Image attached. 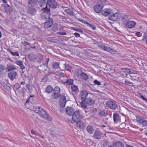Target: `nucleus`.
Returning a JSON list of instances; mask_svg holds the SVG:
<instances>
[{"label": "nucleus", "mask_w": 147, "mask_h": 147, "mask_svg": "<svg viewBox=\"0 0 147 147\" xmlns=\"http://www.w3.org/2000/svg\"><path fill=\"white\" fill-rule=\"evenodd\" d=\"M141 98L145 101H147V99L145 98L143 95L141 96Z\"/></svg>", "instance_id": "58"}, {"label": "nucleus", "mask_w": 147, "mask_h": 147, "mask_svg": "<svg viewBox=\"0 0 147 147\" xmlns=\"http://www.w3.org/2000/svg\"><path fill=\"white\" fill-rule=\"evenodd\" d=\"M121 69H125L126 71H124V72H127L129 74H137L138 73V71H136L131 70H130V69L125 68H121Z\"/></svg>", "instance_id": "28"}, {"label": "nucleus", "mask_w": 147, "mask_h": 147, "mask_svg": "<svg viewBox=\"0 0 147 147\" xmlns=\"http://www.w3.org/2000/svg\"><path fill=\"white\" fill-rule=\"evenodd\" d=\"M50 134L51 135L52 137H54L55 136V135L54 134H53V130H51L50 131Z\"/></svg>", "instance_id": "55"}, {"label": "nucleus", "mask_w": 147, "mask_h": 147, "mask_svg": "<svg viewBox=\"0 0 147 147\" xmlns=\"http://www.w3.org/2000/svg\"><path fill=\"white\" fill-rule=\"evenodd\" d=\"M7 51L12 54L13 56H19V53L18 51H16L15 52H13L9 49H8Z\"/></svg>", "instance_id": "33"}, {"label": "nucleus", "mask_w": 147, "mask_h": 147, "mask_svg": "<svg viewBox=\"0 0 147 147\" xmlns=\"http://www.w3.org/2000/svg\"><path fill=\"white\" fill-rule=\"evenodd\" d=\"M49 0H38V4L40 7H42L47 4Z\"/></svg>", "instance_id": "21"}, {"label": "nucleus", "mask_w": 147, "mask_h": 147, "mask_svg": "<svg viewBox=\"0 0 147 147\" xmlns=\"http://www.w3.org/2000/svg\"><path fill=\"white\" fill-rule=\"evenodd\" d=\"M34 97V95H30V97H29L28 99L26 101V103L27 104L29 102L32 103V101L33 100V97Z\"/></svg>", "instance_id": "37"}, {"label": "nucleus", "mask_w": 147, "mask_h": 147, "mask_svg": "<svg viewBox=\"0 0 147 147\" xmlns=\"http://www.w3.org/2000/svg\"><path fill=\"white\" fill-rule=\"evenodd\" d=\"M59 75L60 76L62 77H64L65 76V74L63 73L62 72L59 73Z\"/></svg>", "instance_id": "54"}, {"label": "nucleus", "mask_w": 147, "mask_h": 147, "mask_svg": "<svg viewBox=\"0 0 147 147\" xmlns=\"http://www.w3.org/2000/svg\"><path fill=\"white\" fill-rule=\"evenodd\" d=\"M85 102L88 106H92L95 103L94 100L90 98H87L85 100Z\"/></svg>", "instance_id": "22"}, {"label": "nucleus", "mask_w": 147, "mask_h": 147, "mask_svg": "<svg viewBox=\"0 0 147 147\" xmlns=\"http://www.w3.org/2000/svg\"><path fill=\"white\" fill-rule=\"evenodd\" d=\"M22 43L23 44V45L24 46H26L28 45H29L30 44L28 42H27L26 41H25L24 42L22 41Z\"/></svg>", "instance_id": "50"}, {"label": "nucleus", "mask_w": 147, "mask_h": 147, "mask_svg": "<svg viewBox=\"0 0 147 147\" xmlns=\"http://www.w3.org/2000/svg\"><path fill=\"white\" fill-rule=\"evenodd\" d=\"M53 91L54 92L60 93V89L59 87V86H57L55 88Z\"/></svg>", "instance_id": "43"}, {"label": "nucleus", "mask_w": 147, "mask_h": 147, "mask_svg": "<svg viewBox=\"0 0 147 147\" xmlns=\"http://www.w3.org/2000/svg\"><path fill=\"white\" fill-rule=\"evenodd\" d=\"M49 61V58H46V59L45 61L47 63V64H48V63Z\"/></svg>", "instance_id": "63"}, {"label": "nucleus", "mask_w": 147, "mask_h": 147, "mask_svg": "<svg viewBox=\"0 0 147 147\" xmlns=\"http://www.w3.org/2000/svg\"><path fill=\"white\" fill-rule=\"evenodd\" d=\"M76 123V125L77 127L82 129L84 128L85 127V124L82 121L79 120Z\"/></svg>", "instance_id": "26"}, {"label": "nucleus", "mask_w": 147, "mask_h": 147, "mask_svg": "<svg viewBox=\"0 0 147 147\" xmlns=\"http://www.w3.org/2000/svg\"><path fill=\"white\" fill-rule=\"evenodd\" d=\"M94 82L95 84L97 85L98 86H99L101 85L100 82L96 80H95Z\"/></svg>", "instance_id": "48"}, {"label": "nucleus", "mask_w": 147, "mask_h": 147, "mask_svg": "<svg viewBox=\"0 0 147 147\" xmlns=\"http://www.w3.org/2000/svg\"><path fill=\"white\" fill-rule=\"evenodd\" d=\"M102 133L100 131L98 130H96L94 133L93 136L96 139L100 138Z\"/></svg>", "instance_id": "23"}, {"label": "nucleus", "mask_w": 147, "mask_h": 147, "mask_svg": "<svg viewBox=\"0 0 147 147\" xmlns=\"http://www.w3.org/2000/svg\"><path fill=\"white\" fill-rule=\"evenodd\" d=\"M113 118L114 122L116 123H117L119 121H120L121 119L119 115L116 113H113Z\"/></svg>", "instance_id": "20"}, {"label": "nucleus", "mask_w": 147, "mask_h": 147, "mask_svg": "<svg viewBox=\"0 0 147 147\" xmlns=\"http://www.w3.org/2000/svg\"><path fill=\"white\" fill-rule=\"evenodd\" d=\"M2 1L3 2V3H5L6 4H7V0H2Z\"/></svg>", "instance_id": "62"}, {"label": "nucleus", "mask_w": 147, "mask_h": 147, "mask_svg": "<svg viewBox=\"0 0 147 147\" xmlns=\"http://www.w3.org/2000/svg\"><path fill=\"white\" fill-rule=\"evenodd\" d=\"M14 63L16 65L19 66L20 69L23 70L25 68V66L24 65L22 62L20 60L15 61Z\"/></svg>", "instance_id": "25"}, {"label": "nucleus", "mask_w": 147, "mask_h": 147, "mask_svg": "<svg viewBox=\"0 0 147 147\" xmlns=\"http://www.w3.org/2000/svg\"><path fill=\"white\" fill-rule=\"evenodd\" d=\"M99 1L102 3H105L106 2V0H98Z\"/></svg>", "instance_id": "61"}, {"label": "nucleus", "mask_w": 147, "mask_h": 147, "mask_svg": "<svg viewBox=\"0 0 147 147\" xmlns=\"http://www.w3.org/2000/svg\"><path fill=\"white\" fill-rule=\"evenodd\" d=\"M121 15L120 13H116L109 16L108 17V19L112 21H116L120 19L121 18Z\"/></svg>", "instance_id": "8"}, {"label": "nucleus", "mask_w": 147, "mask_h": 147, "mask_svg": "<svg viewBox=\"0 0 147 147\" xmlns=\"http://www.w3.org/2000/svg\"><path fill=\"white\" fill-rule=\"evenodd\" d=\"M34 109L35 112L42 118L45 119L49 121L52 120V118L48 114L43 108L38 106L34 107Z\"/></svg>", "instance_id": "1"}, {"label": "nucleus", "mask_w": 147, "mask_h": 147, "mask_svg": "<svg viewBox=\"0 0 147 147\" xmlns=\"http://www.w3.org/2000/svg\"><path fill=\"white\" fill-rule=\"evenodd\" d=\"M57 34H60L61 35H66L67 34V33L65 32H58L57 33Z\"/></svg>", "instance_id": "53"}, {"label": "nucleus", "mask_w": 147, "mask_h": 147, "mask_svg": "<svg viewBox=\"0 0 147 147\" xmlns=\"http://www.w3.org/2000/svg\"><path fill=\"white\" fill-rule=\"evenodd\" d=\"M82 102H81L80 105L82 107L84 108H86L87 106H88L87 103L85 102V100L84 101H82Z\"/></svg>", "instance_id": "41"}, {"label": "nucleus", "mask_w": 147, "mask_h": 147, "mask_svg": "<svg viewBox=\"0 0 147 147\" xmlns=\"http://www.w3.org/2000/svg\"><path fill=\"white\" fill-rule=\"evenodd\" d=\"M47 21L45 22L44 23V26L47 29L51 27L53 23L52 19H49Z\"/></svg>", "instance_id": "15"}, {"label": "nucleus", "mask_w": 147, "mask_h": 147, "mask_svg": "<svg viewBox=\"0 0 147 147\" xmlns=\"http://www.w3.org/2000/svg\"><path fill=\"white\" fill-rule=\"evenodd\" d=\"M65 110L67 114L69 116H72L74 114V109L71 107H67Z\"/></svg>", "instance_id": "18"}, {"label": "nucleus", "mask_w": 147, "mask_h": 147, "mask_svg": "<svg viewBox=\"0 0 147 147\" xmlns=\"http://www.w3.org/2000/svg\"><path fill=\"white\" fill-rule=\"evenodd\" d=\"M103 7V5L101 3L96 4L93 7L94 11L96 13H100L102 11Z\"/></svg>", "instance_id": "9"}, {"label": "nucleus", "mask_w": 147, "mask_h": 147, "mask_svg": "<svg viewBox=\"0 0 147 147\" xmlns=\"http://www.w3.org/2000/svg\"><path fill=\"white\" fill-rule=\"evenodd\" d=\"M16 68L13 65H10L8 67V71H10L14 69H16Z\"/></svg>", "instance_id": "42"}, {"label": "nucleus", "mask_w": 147, "mask_h": 147, "mask_svg": "<svg viewBox=\"0 0 147 147\" xmlns=\"http://www.w3.org/2000/svg\"><path fill=\"white\" fill-rule=\"evenodd\" d=\"M65 84L67 85H70L73 84V80L72 79H67L64 80V82Z\"/></svg>", "instance_id": "27"}, {"label": "nucleus", "mask_w": 147, "mask_h": 147, "mask_svg": "<svg viewBox=\"0 0 147 147\" xmlns=\"http://www.w3.org/2000/svg\"><path fill=\"white\" fill-rule=\"evenodd\" d=\"M53 90V87L50 85L48 86L46 89V91L48 93H50Z\"/></svg>", "instance_id": "34"}, {"label": "nucleus", "mask_w": 147, "mask_h": 147, "mask_svg": "<svg viewBox=\"0 0 147 147\" xmlns=\"http://www.w3.org/2000/svg\"><path fill=\"white\" fill-rule=\"evenodd\" d=\"M112 12V11L111 9H106L102 11L101 14L103 16H107L110 14Z\"/></svg>", "instance_id": "16"}, {"label": "nucleus", "mask_w": 147, "mask_h": 147, "mask_svg": "<svg viewBox=\"0 0 147 147\" xmlns=\"http://www.w3.org/2000/svg\"><path fill=\"white\" fill-rule=\"evenodd\" d=\"M17 75V72L15 71H11L8 74L9 78L11 80H13L14 79L16 78Z\"/></svg>", "instance_id": "12"}, {"label": "nucleus", "mask_w": 147, "mask_h": 147, "mask_svg": "<svg viewBox=\"0 0 147 147\" xmlns=\"http://www.w3.org/2000/svg\"><path fill=\"white\" fill-rule=\"evenodd\" d=\"M108 147H124V145L122 142L118 141L114 142L112 146H109Z\"/></svg>", "instance_id": "13"}, {"label": "nucleus", "mask_w": 147, "mask_h": 147, "mask_svg": "<svg viewBox=\"0 0 147 147\" xmlns=\"http://www.w3.org/2000/svg\"><path fill=\"white\" fill-rule=\"evenodd\" d=\"M105 104L108 107L112 110H115L118 107L116 102L114 100L107 101Z\"/></svg>", "instance_id": "5"}, {"label": "nucleus", "mask_w": 147, "mask_h": 147, "mask_svg": "<svg viewBox=\"0 0 147 147\" xmlns=\"http://www.w3.org/2000/svg\"><path fill=\"white\" fill-rule=\"evenodd\" d=\"M27 12L33 15L36 13V10L35 8L32 6H28L27 8Z\"/></svg>", "instance_id": "17"}, {"label": "nucleus", "mask_w": 147, "mask_h": 147, "mask_svg": "<svg viewBox=\"0 0 147 147\" xmlns=\"http://www.w3.org/2000/svg\"><path fill=\"white\" fill-rule=\"evenodd\" d=\"M59 63L54 62L52 64V66L53 68L54 69H57L58 68H60L59 67Z\"/></svg>", "instance_id": "32"}, {"label": "nucleus", "mask_w": 147, "mask_h": 147, "mask_svg": "<svg viewBox=\"0 0 147 147\" xmlns=\"http://www.w3.org/2000/svg\"><path fill=\"white\" fill-rule=\"evenodd\" d=\"M99 115L102 117H104L105 115V112L104 110H102L100 111Z\"/></svg>", "instance_id": "45"}, {"label": "nucleus", "mask_w": 147, "mask_h": 147, "mask_svg": "<svg viewBox=\"0 0 147 147\" xmlns=\"http://www.w3.org/2000/svg\"><path fill=\"white\" fill-rule=\"evenodd\" d=\"M71 88L72 90L74 92H76L78 90V86L73 84L71 86Z\"/></svg>", "instance_id": "38"}, {"label": "nucleus", "mask_w": 147, "mask_h": 147, "mask_svg": "<svg viewBox=\"0 0 147 147\" xmlns=\"http://www.w3.org/2000/svg\"><path fill=\"white\" fill-rule=\"evenodd\" d=\"M74 35L76 37H78L80 36V34L78 33L77 32H75L74 33Z\"/></svg>", "instance_id": "52"}, {"label": "nucleus", "mask_w": 147, "mask_h": 147, "mask_svg": "<svg viewBox=\"0 0 147 147\" xmlns=\"http://www.w3.org/2000/svg\"><path fill=\"white\" fill-rule=\"evenodd\" d=\"M5 67L3 65H0V72L5 69Z\"/></svg>", "instance_id": "47"}, {"label": "nucleus", "mask_w": 147, "mask_h": 147, "mask_svg": "<svg viewBox=\"0 0 147 147\" xmlns=\"http://www.w3.org/2000/svg\"><path fill=\"white\" fill-rule=\"evenodd\" d=\"M80 76L83 79L86 80L88 79V77L87 75L84 72H81Z\"/></svg>", "instance_id": "36"}, {"label": "nucleus", "mask_w": 147, "mask_h": 147, "mask_svg": "<svg viewBox=\"0 0 147 147\" xmlns=\"http://www.w3.org/2000/svg\"><path fill=\"white\" fill-rule=\"evenodd\" d=\"M86 24H87V25L89 27L91 28L93 30H95L96 29V27L92 24H90L88 22H86Z\"/></svg>", "instance_id": "40"}, {"label": "nucleus", "mask_w": 147, "mask_h": 147, "mask_svg": "<svg viewBox=\"0 0 147 147\" xmlns=\"http://www.w3.org/2000/svg\"><path fill=\"white\" fill-rule=\"evenodd\" d=\"M18 88L14 89L16 93L17 92L18 94H20L23 93L26 91V89L25 87H23L21 89H20L21 85L18 84Z\"/></svg>", "instance_id": "11"}, {"label": "nucleus", "mask_w": 147, "mask_h": 147, "mask_svg": "<svg viewBox=\"0 0 147 147\" xmlns=\"http://www.w3.org/2000/svg\"><path fill=\"white\" fill-rule=\"evenodd\" d=\"M88 95L86 91L85 90L82 91L81 92V100L82 101H84L87 98L86 97Z\"/></svg>", "instance_id": "19"}, {"label": "nucleus", "mask_w": 147, "mask_h": 147, "mask_svg": "<svg viewBox=\"0 0 147 147\" xmlns=\"http://www.w3.org/2000/svg\"><path fill=\"white\" fill-rule=\"evenodd\" d=\"M136 22L133 21H128L126 24V26L129 28L133 27L136 25Z\"/></svg>", "instance_id": "24"}, {"label": "nucleus", "mask_w": 147, "mask_h": 147, "mask_svg": "<svg viewBox=\"0 0 147 147\" xmlns=\"http://www.w3.org/2000/svg\"><path fill=\"white\" fill-rule=\"evenodd\" d=\"M5 12L6 13L10 14L13 11V8L8 4H7L4 5Z\"/></svg>", "instance_id": "14"}, {"label": "nucleus", "mask_w": 147, "mask_h": 147, "mask_svg": "<svg viewBox=\"0 0 147 147\" xmlns=\"http://www.w3.org/2000/svg\"><path fill=\"white\" fill-rule=\"evenodd\" d=\"M48 73H49V74H48L49 76L51 75V74H54L55 75V73H53L52 72V71H49Z\"/></svg>", "instance_id": "56"}, {"label": "nucleus", "mask_w": 147, "mask_h": 147, "mask_svg": "<svg viewBox=\"0 0 147 147\" xmlns=\"http://www.w3.org/2000/svg\"><path fill=\"white\" fill-rule=\"evenodd\" d=\"M65 69L67 70L70 71L71 68V67L68 64H65Z\"/></svg>", "instance_id": "44"}, {"label": "nucleus", "mask_w": 147, "mask_h": 147, "mask_svg": "<svg viewBox=\"0 0 147 147\" xmlns=\"http://www.w3.org/2000/svg\"><path fill=\"white\" fill-rule=\"evenodd\" d=\"M42 10L43 11L42 14V18L43 19L47 21L49 19H52L50 18V8H47V6L45 7L42 9Z\"/></svg>", "instance_id": "3"}, {"label": "nucleus", "mask_w": 147, "mask_h": 147, "mask_svg": "<svg viewBox=\"0 0 147 147\" xmlns=\"http://www.w3.org/2000/svg\"><path fill=\"white\" fill-rule=\"evenodd\" d=\"M67 101L66 96L64 95H61L60 96L59 100V104L60 106L62 108L65 107Z\"/></svg>", "instance_id": "10"}, {"label": "nucleus", "mask_w": 147, "mask_h": 147, "mask_svg": "<svg viewBox=\"0 0 147 147\" xmlns=\"http://www.w3.org/2000/svg\"><path fill=\"white\" fill-rule=\"evenodd\" d=\"M136 36L139 37L142 36V34L140 32H136Z\"/></svg>", "instance_id": "49"}, {"label": "nucleus", "mask_w": 147, "mask_h": 147, "mask_svg": "<svg viewBox=\"0 0 147 147\" xmlns=\"http://www.w3.org/2000/svg\"><path fill=\"white\" fill-rule=\"evenodd\" d=\"M38 3V0H29V4L32 7L35 6Z\"/></svg>", "instance_id": "29"}, {"label": "nucleus", "mask_w": 147, "mask_h": 147, "mask_svg": "<svg viewBox=\"0 0 147 147\" xmlns=\"http://www.w3.org/2000/svg\"><path fill=\"white\" fill-rule=\"evenodd\" d=\"M57 6V3L55 0H49L46 7L47 6V8L55 9Z\"/></svg>", "instance_id": "7"}, {"label": "nucleus", "mask_w": 147, "mask_h": 147, "mask_svg": "<svg viewBox=\"0 0 147 147\" xmlns=\"http://www.w3.org/2000/svg\"><path fill=\"white\" fill-rule=\"evenodd\" d=\"M98 47L100 49L108 52L112 54H115L116 52L115 51L114 49H111L109 47H107L103 44L99 45H98Z\"/></svg>", "instance_id": "6"}, {"label": "nucleus", "mask_w": 147, "mask_h": 147, "mask_svg": "<svg viewBox=\"0 0 147 147\" xmlns=\"http://www.w3.org/2000/svg\"><path fill=\"white\" fill-rule=\"evenodd\" d=\"M77 31L80 32L81 33H83V31L80 29H78L77 30H76Z\"/></svg>", "instance_id": "57"}, {"label": "nucleus", "mask_w": 147, "mask_h": 147, "mask_svg": "<svg viewBox=\"0 0 147 147\" xmlns=\"http://www.w3.org/2000/svg\"><path fill=\"white\" fill-rule=\"evenodd\" d=\"M26 88L31 93L33 91V87L32 86L29 84H27Z\"/></svg>", "instance_id": "35"}, {"label": "nucleus", "mask_w": 147, "mask_h": 147, "mask_svg": "<svg viewBox=\"0 0 147 147\" xmlns=\"http://www.w3.org/2000/svg\"><path fill=\"white\" fill-rule=\"evenodd\" d=\"M136 122L143 126L147 127V120L143 117L140 115L136 116Z\"/></svg>", "instance_id": "4"}, {"label": "nucleus", "mask_w": 147, "mask_h": 147, "mask_svg": "<svg viewBox=\"0 0 147 147\" xmlns=\"http://www.w3.org/2000/svg\"><path fill=\"white\" fill-rule=\"evenodd\" d=\"M109 129L111 130H114V128L113 127H110L109 128Z\"/></svg>", "instance_id": "64"}, {"label": "nucleus", "mask_w": 147, "mask_h": 147, "mask_svg": "<svg viewBox=\"0 0 147 147\" xmlns=\"http://www.w3.org/2000/svg\"><path fill=\"white\" fill-rule=\"evenodd\" d=\"M60 96L59 93L54 92L51 96V98L54 99H56L59 98Z\"/></svg>", "instance_id": "30"}, {"label": "nucleus", "mask_w": 147, "mask_h": 147, "mask_svg": "<svg viewBox=\"0 0 147 147\" xmlns=\"http://www.w3.org/2000/svg\"><path fill=\"white\" fill-rule=\"evenodd\" d=\"M65 11L66 13L71 16L73 15L74 14V12L71 9H66Z\"/></svg>", "instance_id": "39"}, {"label": "nucleus", "mask_w": 147, "mask_h": 147, "mask_svg": "<svg viewBox=\"0 0 147 147\" xmlns=\"http://www.w3.org/2000/svg\"><path fill=\"white\" fill-rule=\"evenodd\" d=\"M42 80L44 82H45L47 81V77H45L44 78L42 79Z\"/></svg>", "instance_id": "59"}, {"label": "nucleus", "mask_w": 147, "mask_h": 147, "mask_svg": "<svg viewBox=\"0 0 147 147\" xmlns=\"http://www.w3.org/2000/svg\"><path fill=\"white\" fill-rule=\"evenodd\" d=\"M125 82L128 84H132L133 83L130 81H129L127 80H125Z\"/></svg>", "instance_id": "51"}, {"label": "nucleus", "mask_w": 147, "mask_h": 147, "mask_svg": "<svg viewBox=\"0 0 147 147\" xmlns=\"http://www.w3.org/2000/svg\"><path fill=\"white\" fill-rule=\"evenodd\" d=\"M31 133L34 135H35L36 136H38L39 134V133L36 132V131H34L33 129H32L31 131Z\"/></svg>", "instance_id": "46"}, {"label": "nucleus", "mask_w": 147, "mask_h": 147, "mask_svg": "<svg viewBox=\"0 0 147 147\" xmlns=\"http://www.w3.org/2000/svg\"><path fill=\"white\" fill-rule=\"evenodd\" d=\"M84 116L79 110H77L75 111L73 114L72 117V120L71 123L72 124H74L80 120L83 119Z\"/></svg>", "instance_id": "2"}, {"label": "nucleus", "mask_w": 147, "mask_h": 147, "mask_svg": "<svg viewBox=\"0 0 147 147\" xmlns=\"http://www.w3.org/2000/svg\"><path fill=\"white\" fill-rule=\"evenodd\" d=\"M64 27H63V26H60V27H59V30L60 31H62V30H63V28Z\"/></svg>", "instance_id": "60"}, {"label": "nucleus", "mask_w": 147, "mask_h": 147, "mask_svg": "<svg viewBox=\"0 0 147 147\" xmlns=\"http://www.w3.org/2000/svg\"><path fill=\"white\" fill-rule=\"evenodd\" d=\"M86 129L87 131L90 134H92L94 130L93 128L91 125L88 126L87 127Z\"/></svg>", "instance_id": "31"}]
</instances>
